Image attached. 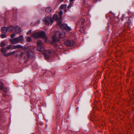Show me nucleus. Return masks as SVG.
<instances>
[{"label": "nucleus", "mask_w": 134, "mask_h": 134, "mask_svg": "<svg viewBox=\"0 0 134 134\" xmlns=\"http://www.w3.org/2000/svg\"><path fill=\"white\" fill-rule=\"evenodd\" d=\"M36 44L38 46L37 48V50L40 52L43 51L44 49L43 47V44L40 40H38Z\"/></svg>", "instance_id": "1"}, {"label": "nucleus", "mask_w": 134, "mask_h": 134, "mask_svg": "<svg viewBox=\"0 0 134 134\" xmlns=\"http://www.w3.org/2000/svg\"><path fill=\"white\" fill-rule=\"evenodd\" d=\"M60 41L59 39L55 35L52 37V43L54 44L55 47L57 44V43Z\"/></svg>", "instance_id": "2"}, {"label": "nucleus", "mask_w": 134, "mask_h": 134, "mask_svg": "<svg viewBox=\"0 0 134 134\" xmlns=\"http://www.w3.org/2000/svg\"><path fill=\"white\" fill-rule=\"evenodd\" d=\"M44 55V57L46 59H48L51 57V51L49 50L45 51L43 53Z\"/></svg>", "instance_id": "3"}, {"label": "nucleus", "mask_w": 134, "mask_h": 134, "mask_svg": "<svg viewBox=\"0 0 134 134\" xmlns=\"http://www.w3.org/2000/svg\"><path fill=\"white\" fill-rule=\"evenodd\" d=\"M27 55L28 57L30 59H32L34 57V53L32 51L30 50H29L27 51Z\"/></svg>", "instance_id": "4"}, {"label": "nucleus", "mask_w": 134, "mask_h": 134, "mask_svg": "<svg viewBox=\"0 0 134 134\" xmlns=\"http://www.w3.org/2000/svg\"><path fill=\"white\" fill-rule=\"evenodd\" d=\"M50 20V18H49V17H47L44 18L43 19V21L47 25H51L52 24H51Z\"/></svg>", "instance_id": "5"}, {"label": "nucleus", "mask_w": 134, "mask_h": 134, "mask_svg": "<svg viewBox=\"0 0 134 134\" xmlns=\"http://www.w3.org/2000/svg\"><path fill=\"white\" fill-rule=\"evenodd\" d=\"M64 44L66 46H72L74 43V42L70 40L66 41L64 42Z\"/></svg>", "instance_id": "6"}, {"label": "nucleus", "mask_w": 134, "mask_h": 134, "mask_svg": "<svg viewBox=\"0 0 134 134\" xmlns=\"http://www.w3.org/2000/svg\"><path fill=\"white\" fill-rule=\"evenodd\" d=\"M39 32V38H45L47 39V37H46V34L44 31H42Z\"/></svg>", "instance_id": "7"}, {"label": "nucleus", "mask_w": 134, "mask_h": 134, "mask_svg": "<svg viewBox=\"0 0 134 134\" xmlns=\"http://www.w3.org/2000/svg\"><path fill=\"white\" fill-rule=\"evenodd\" d=\"M59 20V19L58 17V15L57 14H54L53 17L50 18L51 24H53L54 20Z\"/></svg>", "instance_id": "8"}, {"label": "nucleus", "mask_w": 134, "mask_h": 134, "mask_svg": "<svg viewBox=\"0 0 134 134\" xmlns=\"http://www.w3.org/2000/svg\"><path fill=\"white\" fill-rule=\"evenodd\" d=\"M18 38H15L14 39H10L9 41L12 44H15L18 42Z\"/></svg>", "instance_id": "9"}, {"label": "nucleus", "mask_w": 134, "mask_h": 134, "mask_svg": "<svg viewBox=\"0 0 134 134\" xmlns=\"http://www.w3.org/2000/svg\"><path fill=\"white\" fill-rule=\"evenodd\" d=\"M65 33L63 31H62L59 34V38H64L65 36Z\"/></svg>", "instance_id": "10"}, {"label": "nucleus", "mask_w": 134, "mask_h": 134, "mask_svg": "<svg viewBox=\"0 0 134 134\" xmlns=\"http://www.w3.org/2000/svg\"><path fill=\"white\" fill-rule=\"evenodd\" d=\"M14 30L16 34L19 33L21 32V29L20 26L18 25H17L15 27Z\"/></svg>", "instance_id": "11"}, {"label": "nucleus", "mask_w": 134, "mask_h": 134, "mask_svg": "<svg viewBox=\"0 0 134 134\" xmlns=\"http://www.w3.org/2000/svg\"><path fill=\"white\" fill-rule=\"evenodd\" d=\"M17 38H18V42L19 41H20V42L21 43H22L24 41V36L23 35H21Z\"/></svg>", "instance_id": "12"}, {"label": "nucleus", "mask_w": 134, "mask_h": 134, "mask_svg": "<svg viewBox=\"0 0 134 134\" xmlns=\"http://www.w3.org/2000/svg\"><path fill=\"white\" fill-rule=\"evenodd\" d=\"M1 31L3 33H5L8 31V27H2L1 29Z\"/></svg>", "instance_id": "13"}, {"label": "nucleus", "mask_w": 134, "mask_h": 134, "mask_svg": "<svg viewBox=\"0 0 134 134\" xmlns=\"http://www.w3.org/2000/svg\"><path fill=\"white\" fill-rule=\"evenodd\" d=\"M8 31L9 32H12L14 30L15 27L12 26H10L8 27Z\"/></svg>", "instance_id": "14"}, {"label": "nucleus", "mask_w": 134, "mask_h": 134, "mask_svg": "<svg viewBox=\"0 0 134 134\" xmlns=\"http://www.w3.org/2000/svg\"><path fill=\"white\" fill-rule=\"evenodd\" d=\"M67 25L65 24H62L60 26V28L62 30H63L65 29Z\"/></svg>", "instance_id": "15"}, {"label": "nucleus", "mask_w": 134, "mask_h": 134, "mask_svg": "<svg viewBox=\"0 0 134 134\" xmlns=\"http://www.w3.org/2000/svg\"><path fill=\"white\" fill-rule=\"evenodd\" d=\"M32 36L34 38H39V32H37L34 33L33 35Z\"/></svg>", "instance_id": "16"}, {"label": "nucleus", "mask_w": 134, "mask_h": 134, "mask_svg": "<svg viewBox=\"0 0 134 134\" xmlns=\"http://www.w3.org/2000/svg\"><path fill=\"white\" fill-rule=\"evenodd\" d=\"M52 8L50 7H47L45 10L46 12L49 13L51 12L52 10Z\"/></svg>", "instance_id": "17"}, {"label": "nucleus", "mask_w": 134, "mask_h": 134, "mask_svg": "<svg viewBox=\"0 0 134 134\" xmlns=\"http://www.w3.org/2000/svg\"><path fill=\"white\" fill-rule=\"evenodd\" d=\"M63 14V12L62 11H60L59 13V20H61L62 17V15Z\"/></svg>", "instance_id": "18"}, {"label": "nucleus", "mask_w": 134, "mask_h": 134, "mask_svg": "<svg viewBox=\"0 0 134 134\" xmlns=\"http://www.w3.org/2000/svg\"><path fill=\"white\" fill-rule=\"evenodd\" d=\"M66 7V4H62L60 6V8L62 9L65 8Z\"/></svg>", "instance_id": "19"}, {"label": "nucleus", "mask_w": 134, "mask_h": 134, "mask_svg": "<svg viewBox=\"0 0 134 134\" xmlns=\"http://www.w3.org/2000/svg\"><path fill=\"white\" fill-rule=\"evenodd\" d=\"M7 49L6 48H2L1 49V51L3 53H5L6 52Z\"/></svg>", "instance_id": "20"}, {"label": "nucleus", "mask_w": 134, "mask_h": 134, "mask_svg": "<svg viewBox=\"0 0 134 134\" xmlns=\"http://www.w3.org/2000/svg\"><path fill=\"white\" fill-rule=\"evenodd\" d=\"M65 30H66L68 31H69L71 30V29L67 25L65 29Z\"/></svg>", "instance_id": "21"}, {"label": "nucleus", "mask_w": 134, "mask_h": 134, "mask_svg": "<svg viewBox=\"0 0 134 134\" xmlns=\"http://www.w3.org/2000/svg\"><path fill=\"white\" fill-rule=\"evenodd\" d=\"M6 49L7 50H9L10 49H12V46L11 45H9L8 46L6 47Z\"/></svg>", "instance_id": "22"}, {"label": "nucleus", "mask_w": 134, "mask_h": 134, "mask_svg": "<svg viewBox=\"0 0 134 134\" xmlns=\"http://www.w3.org/2000/svg\"><path fill=\"white\" fill-rule=\"evenodd\" d=\"M26 40L27 41L29 42H30L31 41V38L29 37H27Z\"/></svg>", "instance_id": "23"}, {"label": "nucleus", "mask_w": 134, "mask_h": 134, "mask_svg": "<svg viewBox=\"0 0 134 134\" xmlns=\"http://www.w3.org/2000/svg\"><path fill=\"white\" fill-rule=\"evenodd\" d=\"M3 86V83L0 81V90H2V87Z\"/></svg>", "instance_id": "24"}, {"label": "nucleus", "mask_w": 134, "mask_h": 134, "mask_svg": "<svg viewBox=\"0 0 134 134\" xmlns=\"http://www.w3.org/2000/svg\"><path fill=\"white\" fill-rule=\"evenodd\" d=\"M81 20L82 21L81 24V26L82 27H83V24L84 22L85 21V19H82Z\"/></svg>", "instance_id": "25"}, {"label": "nucleus", "mask_w": 134, "mask_h": 134, "mask_svg": "<svg viewBox=\"0 0 134 134\" xmlns=\"http://www.w3.org/2000/svg\"><path fill=\"white\" fill-rule=\"evenodd\" d=\"M2 90H3V91L5 92H7V89L6 88H4L3 86L2 87Z\"/></svg>", "instance_id": "26"}, {"label": "nucleus", "mask_w": 134, "mask_h": 134, "mask_svg": "<svg viewBox=\"0 0 134 134\" xmlns=\"http://www.w3.org/2000/svg\"><path fill=\"white\" fill-rule=\"evenodd\" d=\"M25 55V54L24 52H22L21 54L20 55V58H22L23 56H24Z\"/></svg>", "instance_id": "27"}, {"label": "nucleus", "mask_w": 134, "mask_h": 134, "mask_svg": "<svg viewBox=\"0 0 134 134\" xmlns=\"http://www.w3.org/2000/svg\"><path fill=\"white\" fill-rule=\"evenodd\" d=\"M11 55L10 53H5L4 54V55L6 57H8L10 55Z\"/></svg>", "instance_id": "28"}, {"label": "nucleus", "mask_w": 134, "mask_h": 134, "mask_svg": "<svg viewBox=\"0 0 134 134\" xmlns=\"http://www.w3.org/2000/svg\"><path fill=\"white\" fill-rule=\"evenodd\" d=\"M5 44L4 42H1L0 44V46L1 47H4L5 46Z\"/></svg>", "instance_id": "29"}, {"label": "nucleus", "mask_w": 134, "mask_h": 134, "mask_svg": "<svg viewBox=\"0 0 134 134\" xmlns=\"http://www.w3.org/2000/svg\"><path fill=\"white\" fill-rule=\"evenodd\" d=\"M17 48H23V47L22 46L20 45L19 44H18L16 45Z\"/></svg>", "instance_id": "30"}, {"label": "nucleus", "mask_w": 134, "mask_h": 134, "mask_svg": "<svg viewBox=\"0 0 134 134\" xmlns=\"http://www.w3.org/2000/svg\"><path fill=\"white\" fill-rule=\"evenodd\" d=\"M1 36L2 38H3L6 37V35L4 34H3L1 35Z\"/></svg>", "instance_id": "31"}, {"label": "nucleus", "mask_w": 134, "mask_h": 134, "mask_svg": "<svg viewBox=\"0 0 134 134\" xmlns=\"http://www.w3.org/2000/svg\"><path fill=\"white\" fill-rule=\"evenodd\" d=\"M17 46L16 45H13L12 46V49H17Z\"/></svg>", "instance_id": "32"}, {"label": "nucleus", "mask_w": 134, "mask_h": 134, "mask_svg": "<svg viewBox=\"0 0 134 134\" xmlns=\"http://www.w3.org/2000/svg\"><path fill=\"white\" fill-rule=\"evenodd\" d=\"M15 36V34H12L10 35V37L11 38H14Z\"/></svg>", "instance_id": "33"}, {"label": "nucleus", "mask_w": 134, "mask_h": 134, "mask_svg": "<svg viewBox=\"0 0 134 134\" xmlns=\"http://www.w3.org/2000/svg\"><path fill=\"white\" fill-rule=\"evenodd\" d=\"M128 19H129V20L128 21H127V23H129V24H130L131 23V20L130 19V18L129 17H128Z\"/></svg>", "instance_id": "34"}, {"label": "nucleus", "mask_w": 134, "mask_h": 134, "mask_svg": "<svg viewBox=\"0 0 134 134\" xmlns=\"http://www.w3.org/2000/svg\"><path fill=\"white\" fill-rule=\"evenodd\" d=\"M31 33V30L29 31L27 33V35H30Z\"/></svg>", "instance_id": "35"}, {"label": "nucleus", "mask_w": 134, "mask_h": 134, "mask_svg": "<svg viewBox=\"0 0 134 134\" xmlns=\"http://www.w3.org/2000/svg\"><path fill=\"white\" fill-rule=\"evenodd\" d=\"M72 4H70L69 5H68V8H71L72 6Z\"/></svg>", "instance_id": "36"}, {"label": "nucleus", "mask_w": 134, "mask_h": 134, "mask_svg": "<svg viewBox=\"0 0 134 134\" xmlns=\"http://www.w3.org/2000/svg\"><path fill=\"white\" fill-rule=\"evenodd\" d=\"M15 53H16V52L15 51H13L12 52L10 53V54H11V55H12Z\"/></svg>", "instance_id": "37"}, {"label": "nucleus", "mask_w": 134, "mask_h": 134, "mask_svg": "<svg viewBox=\"0 0 134 134\" xmlns=\"http://www.w3.org/2000/svg\"><path fill=\"white\" fill-rule=\"evenodd\" d=\"M73 0H70V2H71L73 1Z\"/></svg>", "instance_id": "38"}, {"label": "nucleus", "mask_w": 134, "mask_h": 134, "mask_svg": "<svg viewBox=\"0 0 134 134\" xmlns=\"http://www.w3.org/2000/svg\"><path fill=\"white\" fill-rule=\"evenodd\" d=\"M64 11L65 12H66V9L65 10H64Z\"/></svg>", "instance_id": "39"}, {"label": "nucleus", "mask_w": 134, "mask_h": 134, "mask_svg": "<svg viewBox=\"0 0 134 134\" xmlns=\"http://www.w3.org/2000/svg\"><path fill=\"white\" fill-rule=\"evenodd\" d=\"M40 22V21H37V22L38 23H39Z\"/></svg>", "instance_id": "40"}, {"label": "nucleus", "mask_w": 134, "mask_h": 134, "mask_svg": "<svg viewBox=\"0 0 134 134\" xmlns=\"http://www.w3.org/2000/svg\"><path fill=\"white\" fill-rule=\"evenodd\" d=\"M60 1H63V0H59Z\"/></svg>", "instance_id": "41"}, {"label": "nucleus", "mask_w": 134, "mask_h": 134, "mask_svg": "<svg viewBox=\"0 0 134 134\" xmlns=\"http://www.w3.org/2000/svg\"><path fill=\"white\" fill-rule=\"evenodd\" d=\"M61 22H59V23H60V24H61Z\"/></svg>", "instance_id": "42"}]
</instances>
